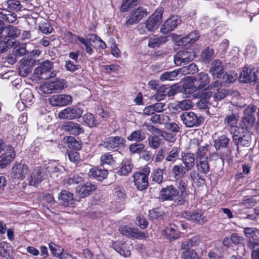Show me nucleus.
I'll use <instances>...</instances> for the list:
<instances>
[{"label": "nucleus", "instance_id": "obj_1", "mask_svg": "<svg viewBox=\"0 0 259 259\" xmlns=\"http://www.w3.org/2000/svg\"><path fill=\"white\" fill-rule=\"evenodd\" d=\"M67 86V81L62 78H57L55 80L48 81L40 85L39 89L45 94L60 92Z\"/></svg>", "mask_w": 259, "mask_h": 259}, {"label": "nucleus", "instance_id": "obj_2", "mask_svg": "<svg viewBox=\"0 0 259 259\" xmlns=\"http://www.w3.org/2000/svg\"><path fill=\"white\" fill-rule=\"evenodd\" d=\"M15 157L14 148L0 140V168L5 167Z\"/></svg>", "mask_w": 259, "mask_h": 259}, {"label": "nucleus", "instance_id": "obj_3", "mask_svg": "<svg viewBox=\"0 0 259 259\" xmlns=\"http://www.w3.org/2000/svg\"><path fill=\"white\" fill-rule=\"evenodd\" d=\"M53 63L49 60H46L42 62L35 69L34 73L44 79L54 77L57 75V71L53 70Z\"/></svg>", "mask_w": 259, "mask_h": 259}, {"label": "nucleus", "instance_id": "obj_4", "mask_svg": "<svg viewBox=\"0 0 259 259\" xmlns=\"http://www.w3.org/2000/svg\"><path fill=\"white\" fill-rule=\"evenodd\" d=\"M150 172V168L146 166L141 171H138L134 174V184L138 190H143L147 188Z\"/></svg>", "mask_w": 259, "mask_h": 259}, {"label": "nucleus", "instance_id": "obj_5", "mask_svg": "<svg viewBox=\"0 0 259 259\" xmlns=\"http://www.w3.org/2000/svg\"><path fill=\"white\" fill-rule=\"evenodd\" d=\"M125 140L120 136L109 137L105 138L100 144L108 150H117L119 148L123 146Z\"/></svg>", "mask_w": 259, "mask_h": 259}, {"label": "nucleus", "instance_id": "obj_6", "mask_svg": "<svg viewBox=\"0 0 259 259\" xmlns=\"http://www.w3.org/2000/svg\"><path fill=\"white\" fill-rule=\"evenodd\" d=\"M180 119L184 124L189 127L198 126L202 122L201 117H198L193 112H185L180 115Z\"/></svg>", "mask_w": 259, "mask_h": 259}, {"label": "nucleus", "instance_id": "obj_7", "mask_svg": "<svg viewBox=\"0 0 259 259\" xmlns=\"http://www.w3.org/2000/svg\"><path fill=\"white\" fill-rule=\"evenodd\" d=\"M162 11L157 10L145 22V26L149 31L156 29L162 22Z\"/></svg>", "mask_w": 259, "mask_h": 259}, {"label": "nucleus", "instance_id": "obj_8", "mask_svg": "<svg viewBox=\"0 0 259 259\" xmlns=\"http://www.w3.org/2000/svg\"><path fill=\"white\" fill-rule=\"evenodd\" d=\"M29 169L28 166L22 161L15 163L12 168V177L14 179L23 180L27 175Z\"/></svg>", "mask_w": 259, "mask_h": 259}, {"label": "nucleus", "instance_id": "obj_9", "mask_svg": "<svg viewBox=\"0 0 259 259\" xmlns=\"http://www.w3.org/2000/svg\"><path fill=\"white\" fill-rule=\"evenodd\" d=\"M256 109V107L254 105H249L245 110L244 116L242 118L243 127L248 128L251 127L255 122V118L253 115Z\"/></svg>", "mask_w": 259, "mask_h": 259}, {"label": "nucleus", "instance_id": "obj_10", "mask_svg": "<svg viewBox=\"0 0 259 259\" xmlns=\"http://www.w3.org/2000/svg\"><path fill=\"white\" fill-rule=\"evenodd\" d=\"M82 111L76 107H67L61 111L58 116L61 119H74L81 116Z\"/></svg>", "mask_w": 259, "mask_h": 259}, {"label": "nucleus", "instance_id": "obj_11", "mask_svg": "<svg viewBox=\"0 0 259 259\" xmlns=\"http://www.w3.org/2000/svg\"><path fill=\"white\" fill-rule=\"evenodd\" d=\"M195 57L193 52L183 50L178 52L174 56V62L177 66H180L183 63H186L192 61Z\"/></svg>", "mask_w": 259, "mask_h": 259}, {"label": "nucleus", "instance_id": "obj_12", "mask_svg": "<svg viewBox=\"0 0 259 259\" xmlns=\"http://www.w3.org/2000/svg\"><path fill=\"white\" fill-rule=\"evenodd\" d=\"M182 217L188 220L198 224H203L206 222V219L204 213L199 210L185 211L182 213Z\"/></svg>", "mask_w": 259, "mask_h": 259}, {"label": "nucleus", "instance_id": "obj_13", "mask_svg": "<svg viewBox=\"0 0 259 259\" xmlns=\"http://www.w3.org/2000/svg\"><path fill=\"white\" fill-rule=\"evenodd\" d=\"M179 192L173 185L167 186L161 189L159 198L162 201L172 200L178 196Z\"/></svg>", "mask_w": 259, "mask_h": 259}, {"label": "nucleus", "instance_id": "obj_14", "mask_svg": "<svg viewBox=\"0 0 259 259\" xmlns=\"http://www.w3.org/2000/svg\"><path fill=\"white\" fill-rule=\"evenodd\" d=\"M257 79V76L256 74V71L250 67H244L238 78L240 82L243 83L255 81Z\"/></svg>", "mask_w": 259, "mask_h": 259}, {"label": "nucleus", "instance_id": "obj_15", "mask_svg": "<svg viewBox=\"0 0 259 259\" xmlns=\"http://www.w3.org/2000/svg\"><path fill=\"white\" fill-rule=\"evenodd\" d=\"M97 189V186L90 182L80 185L76 188L77 195L80 198H85L91 194Z\"/></svg>", "mask_w": 259, "mask_h": 259}, {"label": "nucleus", "instance_id": "obj_16", "mask_svg": "<svg viewBox=\"0 0 259 259\" xmlns=\"http://www.w3.org/2000/svg\"><path fill=\"white\" fill-rule=\"evenodd\" d=\"M181 19L178 16H172L168 18L161 27V32L167 34L174 30L180 23Z\"/></svg>", "mask_w": 259, "mask_h": 259}, {"label": "nucleus", "instance_id": "obj_17", "mask_svg": "<svg viewBox=\"0 0 259 259\" xmlns=\"http://www.w3.org/2000/svg\"><path fill=\"white\" fill-rule=\"evenodd\" d=\"M53 106H66L72 102V97L68 95L60 94L52 96L49 100Z\"/></svg>", "mask_w": 259, "mask_h": 259}, {"label": "nucleus", "instance_id": "obj_18", "mask_svg": "<svg viewBox=\"0 0 259 259\" xmlns=\"http://www.w3.org/2000/svg\"><path fill=\"white\" fill-rule=\"evenodd\" d=\"M45 176L42 169L40 167H35L29 178V185L37 187L45 179Z\"/></svg>", "mask_w": 259, "mask_h": 259}, {"label": "nucleus", "instance_id": "obj_19", "mask_svg": "<svg viewBox=\"0 0 259 259\" xmlns=\"http://www.w3.org/2000/svg\"><path fill=\"white\" fill-rule=\"evenodd\" d=\"M34 65V60L29 59H22L19 63L18 67V73L22 76H27L32 70V68Z\"/></svg>", "mask_w": 259, "mask_h": 259}, {"label": "nucleus", "instance_id": "obj_20", "mask_svg": "<svg viewBox=\"0 0 259 259\" xmlns=\"http://www.w3.org/2000/svg\"><path fill=\"white\" fill-rule=\"evenodd\" d=\"M194 83H196L199 90L204 89L205 87L210 82V78L208 74L204 72H200L195 76H190Z\"/></svg>", "mask_w": 259, "mask_h": 259}, {"label": "nucleus", "instance_id": "obj_21", "mask_svg": "<svg viewBox=\"0 0 259 259\" xmlns=\"http://www.w3.org/2000/svg\"><path fill=\"white\" fill-rule=\"evenodd\" d=\"M119 230L122 234L128 237L141 239L145 237L143 232H139L137 228H133L128 225L121 226Z\"/></svg>", "mask_w": 259, "mask_h": 259}, {"label": "nucleus", "instance_id": "obj_22", "mask_svg": "<svg viewBox=\"0 0 259 259\" xmlns=\"http://www.w3.org/2000/svg\"><path fill=\"white\" fill-rule=\"evenodd\" d=\"M147 13L143 8L140 7L131 12L130 18L126 21L127 25H132L138 22L144 17H146Z\"/></svg>", "mask_w": 259, "mask_h": 259}, {"label": "nucleus", "instance_id": "obj_23", "mask_svg": "<svg viewBox=\"0 0 259 259\" xmlns=\"http://www.w3.org/2000/svg\"><path fill=\"white\" fill-rule=\"evenodd\" d=\"M63 130L69 134L78 135L84 132L83 127L79 124L72 121L65 122L63 125Z\"/></svg>", "mask_w": 259, "mask_h": 259}, {"label": "nucleus", "instance_id": "obj_24", "mask_svg": "<svg viewBox=\"0 0 259 259\" xmlns=\"http://www.w3.org/2000/svg\"><path fill=\"white\" fill-rule=\"evenodd\" d=\"M230 142V138L226 135H222L214 140L213 146L217 150H219L221 149H227V152L228 154H230L231 152L228 150Z\"/></svg>", "mask_w": 259, "mask_h": 259}, {"label": "nucleus", "instance_id": "obj_25", "mask_svg": "<svg viewBox=\"0 0 259 259\" xmlns=\"http://www.w3.org/2000/svg\"><path fill=\"white\" fill-rule=\"evenodd\" d=\"M224 70L222 62L220 60L217 59L214 60L211 64V66L209 69V72L213 77L221 78V75L223 74Z\"/></svg>", "mask_w": 259, "mask_h": 259}, {"label": "nucleus", "instance_id": "obj_26", "mask_svg": "<svg viewBox=\"0 0 259 259\" xmlns=\"http://www.w3.org/2000/svg\"><path fill=\"white\" fill-rule=\"evenodd\" d=\"M73 195L72 193L66 191L62 190L58 196L59 203L65 206L72 204Z\"/></svg>", "mask_w": 259, "mask_h": 259}, {"label": "nucleus", "instance_id": "obj_27", "mask_svg": "<svg viewBox=\"0 0 259 259\" xmlns=\"http://www.w3.org/2000/svg\"><path fill=\"white\" fill-rule=\"evenodd\" d=\"M108 173L107 170L96 167L90 169L89 176L90 178L96 179L98 181H102L107 177Z\"/></svg>", "mask_w": 259, "mask_h": 259}, {"label": "nucleus", "instance_id": "obj_28", "mask_svg": "<svg viewBox=\"0 0 259 259\" xmlns=\"http://www.w3.org/2000/svg\"><path fill=\"white\" fill-rule=\"evenodd\" d=\"M22 103L25 106H29L34 102V97L31 91L29 89H24L20 94Z\"/></svg>", "mask_w": 259, "mask_h": 259}, {"label": "nucleus", "instance_id": "obj_29", "mask_svg": "<svg viewBox=\"0 0 259 259\" xmlns=\"http://www.w3.org/2000/svg\"><path fill=\"white\" fill-rule=\"evenodd\" d=\"M112 247L116 252L124 257H128L131 254L129 247L125 243L114 242L112 244Z\"/></svg>", "mask_w": 259, "mask_h": 259}, {"label": "nucleus", "instance_id": "obj_30", "mask_svg": "<svg viewBox=\"0 0 259 259\" xmlns=\"http://www.w3.org/2000/svg\"><path fill=\"white\" fill-rule=\"evenodd\" d=\"M133 168V164L130 160L125 159L122 160L116 173L120 176H126L129 174Z\"/></svg>", "mask_w": 259, "mask_h": 259}, {"label": "nucleus", "instance_id": "obj_31", "mask_svg": "<svg viewBox=\"0 0 259 259\" xmlns=\"http://www.w3.org/2000/svg\"><path fill=\"white\" fill-rule=\"evenodd\" d=\"M239 120V116L237 113H234L227 115L224 118V122L225 127L229 130L237 125Z\"/></svg>", "mask_w": 259, "mask_h": 259}, {"label": "nucleus", "instance_id": "obj_32", "mask_svg": "<svg viewBox=\"0 0 259 259\" xmlns=\"http://www.w3.org/2000/svg\"><path fill=\"white\" fill-rule=\"evenodd\" d=\"M182 159L185 165V167L187 171H190L194 167L195 165V158L193 154L184 153L182 155Z\"/></svg>", "mask_w": 259, "mask_h": 259}, {"label": "nucleus", "instance_id": "obj_33", "mask_svg": "<svg viewBox=\"0 0 259 259\" xmlns=\"http://www.w3.org/2000/svg\"><path fill=\"white\" fill-rule=\"evenodd\" d=\"M5 39L7 41L10 40L11 38H15L19 36L21 34V30L16 26L13 25H9L6 27Z\"/></svg>", "mask_w": 259, "mask_h": 259}, {"label": "nucleus", "instance_id": "obj_34", "mask_svg": "<svg viewBox=\"0 0 259 259\" xmlns=\"http://www.w3.org/2000/svg\"><path fill=\"white\" fill-rule=\"evenodd\" d=\"M167 41V39L165 36L153 35L149 39L148 46L152 48L159 47L161 45L164 44Z\"/></svg>", "mask_w": 259, "mask_h": 259}, {"label": "nucleus", "instance_id": "obj_35", "mask_svg": "<svg viewBox=\"0 0 259 259\" xmlns=\"http://www.w3.org/2000/svg\"><path fill=\"white\" fill-rule=\"evenodd\" d=\"M187 169L182 164L175 165L171 169V174L176 180L182 179L186 173Z\"/></svg>", "mask_w": 259, "mask_h": 259}, {"label": "nucleus", "instance_id": "obj_36", "mask_svg": "<svg viewBox=\"0 0 259 259\" xmlns=\"http://www.w3.org/2000/svg\"><path fill=\"white\" fill-rule=\"evenodd\" d=\"M146 137L145 133L141 130H138L133 132L127 139L130 141L140 142L144 140Z\"/></svg>", "mask_w": 259, "mask_h": 259}, {"label": "nucleus", "instance_id": "obj_37", "mask_svg": "<svg viewBox=\"0 0 259 259\" xmlns=\"http://www.w3.org/2000/svg\"><path fill=\"white\" fill-rule=\"evenodd\" d=\"M208 147L209 146L208 145H206L205 146H200L198 148L196 153V161L206 160L207 159H208L207 156Z\"/></svg>", "mask_w": 259, "mask_h": 259}, {"label": "nucleus", "instance_id": "obj_38", "mask_svg": "<svg viewBox=\"0 0 259 259\" xmlns=\"http://www.w3.org/2000/svg\"><path fill=\"white\" fill-rule=\"evenodd\" d=\"M184 89L186 94H191L198 89L196 83H194L192 79L188 77L184 84Z\"/></svg>", "mask_w": 259, "mask_h": 259}, {"label": "nucleus", "instance_id": "obj_39", "mask_svg": "<svg viewBox=\"0 0 259 259\" xmlns=\"http://www.w3.org/2000/svg\"><path fill=\"white\" fill-rule=\"evenodd\" d=\"M166 237L170 240L177 239L179 238L178 227L175 225H170L165 230Z\"/></svg>", "mask_w": 259, "mask_h": 259}, {"label": "nucleus", "instance_id": "obj_40", "mask_svg": "<svg viewBox=\"0 0 259 259\" xmlns=\"http://www.w3.org/2000/svg\"><path fill=\"white\" fill-rule=\"evenodd\" d=\"M200 241V236H195L188 241L182 242L181 245V249H190L191 247L197 245Z\"/></svg>", "mask_w": 259, "mask_h": 259}, {"label": "nucleus", "instance_id": "obj_41", "mask_svg": "<svg viewBox=\"0 0 259 259\" xmlns=\"http://www.w3.org/2000/svg\"><path fill=\"white\" fill-rule=\"evenodd\" d=\"M64 142L66 144L68 148L79 150L81 148V145L78 141L71 136H68L64 138Z\"/></svg>", "mask_w": 259, "mask_h": 259}, {"label": "nucleus", "instance_id": "obj_42", "mask_svg": "<svg viewBox=\"0 0 259 259\" xmlns=\"http://www.w3.org/2000/svg\"><path fill=\"white\" fill-rule=\"evenodd\" d=\"M251 138L248 132L243 133V135L239 138L237 144H234L238 149L239 145L243 147H249L250 145Z\"/></svg>", "mask_w": 259, "mask_h": 259}, {"label": "nucleus", "instance_id": "obj_43", "mask_svg": "<svg viewBox=\"0 0 259 259\" xmlns=\"http://www.w3.org/2000/svg\"><path fill=\"white\" fill-rule=\"evenodd\" d=\"M214 51L209 47L205 48L201 54V59L205 63H209L213 58Z\"/></svg>", "mask_w": 259, "mask_h": 259}, {"label": "nucleus", "instance_id": "obj_44", "mask_svg": "<svg viewBox=\"0 0 259 259\" xmlns=\"http://www.w3.org/2000/svg\"><path fill=\"white\" fill-rule=\"evenodd\" d=\"M113 196L116 201L118 202L123 201L126 197L124 188L120 186L116 187L114 190Z\"/></svg>", "mask_w": 259, "mask_h": 259}, {"label": "nucleus", "instance_id": "obj_45", "mask_svg": "<svg viewBox=\"0 0 259 259\" xmlns=\"http://www.w3.org/2000/svg\"><path fill=\"white\" fill-rule=\"evenodd\" d=\"M208 159L196 161V167L197 170L200 173L206 175L210 170V165L208 164Z\"/></svg>", "mask_w": 259, "mask_h": 259}, {"label": "nucleus", "instance_id": "obj_46", "mask_svg": "<svg viewBox=\"0 0 259 259\" xmlns=\"http://www.w3.org/2000/svg\"><path fill=\"white\" fill-rule=\"evenodd\" d=\"M100 161L102 165H113L116 162L113 155L109 153L103 154L100 157Z\"/></svg>", "mask_w": 259, "mask_h": 259}, {"label": "nucleus", "instance_id": "obj_47", "mask_svg": "<svg viewBox=\"0 0 259 259\" xmlns=\"http://www.w3.org/2000/svg\"><path fill=\"white\" fill-rule=\"evenodd\" d=\"M82 119L84 123L90 127L96 126L98 124V120L92 114L90 113L84 114Z\"/></svg>", "mask_w": 259, "mask_h": 259}, {"label": "nucleus", "instance_id": "obj_48", "mask_svg": "<svg viewBox=\"0 0 259 259\" xmlns=\"http://www.w3.org/2000/svg\"><path fill=\"white\" fill-rule=\"evenodd\" d=\"M180 74L178 69L172 71H166L161 74L160 79L162 81L174 80Z\"/></svg>", "mask_w": 259, "mask_h": 259}, {"label": "nucleus", "instance_id": "obj_49", "mask_svg": "<svg viewBox=\"0 0 259 259\" xmlns=\"http://www.w3.org/2000/svg\"><path fill=\"white\" fill-rule=\"evenodd\" d=\"M198 70L196 64L191 63L187 66L178 69L180 74H193Z\"/></svg>", "mask_w": 259, "mask_h": 259}, {"label": "nucleus", "instance_id": "obj_50", "mask_svg": "<svg viewBox=\"0 0 259 259\" xmlns=\"http://www.w3.org/2000/svg\"><path fill=\"white\" fill-rule=\"evenodd\" d=\"M148 141L149 147L153 149L159 148L161 143V139L157 135L150 136Z\"/></svg>", "mask_w": 259, "mask_h": 259}, {"label": "nucleus", "instance_id": "obj_51", "mask_svg": "<svg viewBox=\"0 0 259 259\" xmlns=\"http://www.w3.org/2000/svg\"><path fill=\"white\" fill-rule=\"evenodd\" d=\"M180 149L179 147H174L169 152L165 159L167 161L174 163L179 158Z\"/></svg>", "mask_w": 259, "mask_h": 259}, {"label": "nucleus", "instance_id": "obj_52", "mask_svg": "<svg viewBox=\"0 0 259 259\" xmlns=\"http://www.w3.org/2000/svg\"><path fill=\"white\" fill-rule=\"evenodd\" d=\"M169 119V118L167 115L164 114H154L151 116L150 121L155 124H163L168 121Z\"/></svg>", "mask_w": 259, "mask_h": 259}, {"label": "nucleus", "instance_id": "obj_53", "mask_svg": "<svg viewBox=\"0 0 259 259\" xmlns=\"http://www.w3.org/2000/svg\"><path fill=\"white\" fill-rule=\"evenodd\" d=\"M241 130L237 125L228 130L232 135L233 142L234 144H237L239 138L243 135L241 133Z\"/></svg>", "mask_w": 259, "mask_h": 259}, {"label": "nucleus", "instance_id": "obj_54", "mask_svg": "<svg viewBox=\"0 0 259 259\" xmlns=\"http://www.w3.org/2000/svg\"><path fill=\"white\" fill-rule=\"evenodd\" d=\"M237 74L233 71L226 72L223 76L222 82L230 83L237 79Z\"/></svg>", "mask_w": 259, "mask_h": 259}, {"label": "nucleus", "instance_id": "obj_55", "mask_svg": "<svg viewBox=\"0 0 259 259\" xmlns=\"http://www.w3.org/2000/svg\"><path fill=\"white\" fill-rule=\"evenodd\" d=\"M163 171L161 168H157L152 173V181L158 184H160L163 180Z\"/></svg>", "mask_w": 259, "mask_h": 259}, {"label": "nucleus", "instance_id": "obj_56", "mask_svg": "<svg viewBox=\"0 0 259 259\" xmlns=\"http://www.w3.org/2000/svg\"><path fill=\"white\" fill-rule=\"evenodd\" d=\"M49 246L54 256L57 258H59L61 256V253L64 251L63 248L53 242L49 243Z\"/></svg>", "mask_w": 259, "mask_h": 259}, {"label": "nucleus", "instance_id": "obj_57", "mask_svg": "<svg viewBox=\"0 0 259 259\" xmlns=\"http://www.w3.org/2000/svg\"><path fill=\"white\" fill-rule=\"evenodd\" d=\"M257 53V48L255 44L251 42L246 47L244 54L248 58H252L254 57Z\"/></svg>", "mask_w": 259, "mask_h": 259}, {"label": "nucleus", "instance_id": "obj_58", "mask_svg": "<svg viewBox=\"0 0 259 259\" xmlns=\"http://www.w3.org/2000/svg\"><path fill=\"white\" fill-rule=\"evenodd\" d=\"M6 4L7 8L12 11H20L22 8L20 2L17 0H8Z\"/></svg>", "mask_w": 259, "mask_h": 259}, {"label": "nucleus", "instance_id": "obj_59", "mask_svg": "<svg viewBox=\"0 0 259 259\" xmlns=\"http://www.w3.org/2000/svg\"><path fill=\"white\" fill-rule=\"evenodd\" d=\"M182 259H196L198 255L195 250L190 249H183Z\"/></svg>", "mask_w": 259, "mask_h": 259}, {"label": "nucleus", "instance_id": "obj_60", "mask_svg": "<svg viewBox=\"0 0 259 259\" xmlns=\"http://www.w3.org/2000/svg\"><path fill=\"white\" fill-rule=\"evenodd\" d=\"M230 91L227 89H220L214 95L213 98L215 101L222 100L230 94Z\"/></svg>", "mask_w": 259, "mask_h": 259}, {"label": "nucleus", "instance_id": "obj_61", "mask_svg": "<svg viewBox=\"0 0 259 259\" xmlns=\"http://www.w3.org/2000/svg\"><path fill=\"white\" fill-rule=\"evenodd\" d=\"M167 96L166 85H162L157 89L156 95H155V99L161 101Z\"/></svg>", "mask_w": 259, "mask_h": 259}, {"label": "nucleus", "instance_id": "obj_62", "mask_svg": "<svg viewBox=\"0 0 259 259\" xmlns=\"http://www.w3.org/2000/svg\"><path fill=\"white\" fill-rule=\"evenodd\" d=\"M177 107L182 110H189L193 107V103L190 100H184L178 102Z\"/></svg>", "mask_w": 259, "mask_h": 259}, {"label": "nucleus", "instance_id": "obj_63", "mask_svg": "<svg viewBox=\"0 0 259 259\" xmlns=\"http://www.w3.org/2000/svg\"><path fill=\"white\" fill-rule=\"evenodd\" d=\"M199 38V35L197 31H193L189 33L186 37L183 38V41L189 44H193L196 42Z\"/></svg>", "mask_w": 259, "mask_h": 259}, {"label": "nucleus", "instance_id": "obj_64", "mask_svg": "<svg viewBox=\"0 0 259 259\" xmlns=\"http://www.w3.org/2000/svg\"><path fill=\"white\" fill-rule=\"evenodd\" d=\"M163 212L160 211L158 209H154L149 211V217L151 220H160L162 219Z\"/></svg>", "mask_w": 259, "mask_h": 259}]
</instances>
